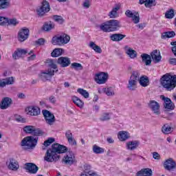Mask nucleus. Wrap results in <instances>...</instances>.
I'll return each instance as SVG.
<instances>
[{
	"label": "nucleus",
	"instance_id": "nucleus-43",
	"mask_svg": "<svg viewBox=\"0 0 176 176\" xmlns=\"http://www.w3.org/2000/svg\"><path fill=\"white\" fill-rule=\"evenodd\" d=\"M91 169V166L89 164H85L84 165V171L81 174V175H89V174L93 171Z\"/></svg>",
	"mask_w": 176,
	"mask_h": 176
},
{
	"label": "nucleus",
	"instance_id": "nucleus-27",
	"mask_svg": "<svg viewBox=\"0 0 176 176\" xmlns=\"http://www.w3.org/2000/svg\"><path fill=\"white\" fill-rule=\"evenodd\" d=\"M65 137L67 139L69 145L73 146H76V140H75V138H74V135H72V133H71V131H66Z\"/></svg>",
	"mask_w": 176,
	"mask_h": 176
},
{
	"label": "nucleus",
	"instance_id": "nucleus-57",
	"mask_svg": "<svg viewBox=\"0 0 176 176\" xmlns=\"http://www.w3.org/2000/svg\"><path fill=\"white\" fill-rule=\"evenodd\" d=\"M35 45H38L39 46H42L45 45V40L44 38H38L37 41H35Z\"/></svg>",
	"mask_w": 176,
	"mask_h": 176
},
{
	"label": "nucleus",
	"instance_id": "nucleus-26",
	"mask_svg": "<svg viewBox=\"0 0 176 176\" xmlns=\"http://www.w3.org/2000/svg\"><path fill=\"white\" fill-rule=\"evenodd\" d=\"M173 126H171L170 124L166 123L162 126L161 131L162 133H163V134H165V135H167L173 133Z\"/></svg>",
	"mask_w": 176,
	"mask_h": 176
},
{
	"label": "nucleus",
	"instance_id": "nucleus-59",
	"mask_svg": "<svg viewBox=\"0 0 176 176\" xmlns=\"http://www.w3.org/2000/svg\"><path fill=\"white\" fill-rule=\"evenodd\" d=\"M83 6L84 8L89 9V8H90V1L89 0H85L83 3Z\"/></svg>",
	"mask_w": 176,
	"mask_h": 176
},
{
	"label": "nucleus",
	"instance_id": "nucleus-53",
	"mask_svg": "<svg viewBox=\"0 0 176 176\" xmlns=\"http://www.w3.org/2000/svg\"><path fill=\"white\" fill-rule=\"evenodd\" d=\"M54 142V138H50L47 140H45L43 143L44 146H49L51 144Z\"/></svg>",
	"mask_w": 176,
	"mask_h": 176
},
{
	"label": "nucleus",
	"instance_id": "nucleus-1",
	"mask_svg": "<svg viewBox=\"0 0 176 176\" xmlns=\"http://www.w3.org/2000/svg\"><path fill=\"white\" fill-rule=\"evenodd\" d=\"M66 153V155L63 158V162L65 164L71 166L74 164L75 162V155L71 150H68V148L64 145H61L58 143H54L52 145V147L48 148L46 151L44 157V160L48 163H53V162H58L60 160V154Z\"/></svg>",
	"mask_w": 176,
	"mask_h": 176
},
{
	"label": "nucleus",
	"instance_id": "nucleus-11",
	"mask_svg": "<svg viewBox=\"0 0 176 176\" xmlns=\"http://www.w3.org/2000/svg\"><path fill=\"white\" fill-rule=\"evenodd\" d=\"M160 98L164 101V108H165L166 111H174V109H175V105L171 99L166 98L164 95H161Z\"/></svg>",
	"mask_w": 176,
	"mask_h": 176
},
{
	"label": "nucleus",
	"instance_id": "nucleus-20",
	"mask_svg": "<svg viewBox=\"0 0 176 176\" xmlns=\"http://www.w3.org/2000/svg\"><path fill=\"white\" fill-rule=\"evenodd\" d=\"M12 98L9 97L4 98L0 102V109H8L12 105Z\"/></svg>",
	"mask_w": 176,
	"mask_h": 176
},
{
	"label": "nucleus",
	"instance_id": "nucleus-7",
	"mask_svg": "<svg viewBox=\"0 0 176 176\" xmlns=\"http://www.w3.org/2000/svg\"><path fill=\"white\" fill-rule=\"evenodd\" d=\"M43 116H44V119L47 124L50 126H53L54 122H56V117L54 114H53L50 111L44 109L42 111Z\"/></svg>",
	"mask_w": 176,
	"mask_h": 176
},
{
	"label": "nucleus",
	"instance_id": "nucleus-29",
	"mask_svg": "<svg viewBox=\"0 0 176 176\" xmlns=\"http://www.w3.org/2000/svg\"><path fill=\"white\" fill-rule=\"evenodd\" d=\"M126 38V35L122 34H113L110 36V39L113 41V42H120V41H123Z\"/></svg>",
	"mask_w": 176,
	"mask_h": 176
},
{
	"label": "nucleus",
	"instance_id": "nucleus-42",
	"mask_svg": "<svg viewBox=\"0 0 176 176\" xmlns=\"http://www.w3.org/2000/svg\"><path fill=\"white\" fill-rule=\"evenodd\" d=\"M47 64H48V66L50 68H52V69H56L54 70L55 72H58V69H57V65L56 64V62H54V60L53 59L47 60Z\"/></svg>",
	"mask_w": 176,
	"mask_h": 176
},
{
	"label": "nucleus",
	"instance_id": "nucleus-18",
	"mask_svg": "<svg viewBox=\"0 0 176 176\" xmlns=\"http://www.w3.org/2000/svg\"><path fill=\"white\" fill-rule=\"evenodd\" d=\"M125 15L126 17L132 19V21H133L134 24H138V23H140V15L138 14V12H137L136 14H134L131 10H127L125 12Z\"/></svg>",
	"mask_w": 176,
	"mask_h": 176
},
{
	"label": "nucleus",
	"instance_id": "nucleus-37",
	"mask_svg": "<svg viewBox=\"0 0 176 176\" xmlns=\"http://www.w3.org/2000/svg\"><path fill=\"white\" fill-rule=\"evenodd\" d=\"M64 53V50L63 48H55L51 53L52 57H60Z\"/></svg>",
	"mask_w": 176,
	"mask_h": 176
},
{
	"label": "nucleus",
	"instance_id": "nucleus-28",
	"mask_svg": "<svg viewBox=\"0 0 176 176\" xmlns=\"http://www.w3.org/2000/svg\"><path fill=\"white\" fill-rule=\"evenodd\" d=\"M140 146V142L138 140L130 141L126 143V149L129 151H134V149H137Z\"/></svg>",
	"mask_w": 176,
	"mask_h": 176
},
{
	"label": "nucleus",
	"instance_id": "nucleus-2",
	"mask_svg": "<svg viewBox=\"0 0 176 176\" xmlns=\"http://www.w3.org/2000/svg\"><path fill=\"white\" fill-rule=\"evenodd\" d=\"M160 85L166 91H173L176 87V75L166 74L160 80Z\"/></svg>",
	"mask_w": 176,
	"mask_h": 176
},
{
	"label": "nucleus",
	"instance_id": "nucleus-9",
	"mask_svg": "<svg viewBox=\"0 0 176 176\" xmlns=\"http://www.w3.org/2000/svg\"><path fill=\"white\" fill-rule=\"evenodd\" d=\"M147 105L154 115H156L157 116H160V104H159V102H156V100H150Z\"/></svg>",
	"mask_w": 176,
	"mask_h": 176
},
{
	"label": "nucleus",
	"instance_id": "nucleus-60",
	"mask_svg": "<svg viewBox=\"0 0 176 176\" xmlns=\"http://www.w3.org/2000/svg\"><path fill=\"white\" fill-rule=\"evenodd\" d=\"M49 101L50 102H51L52 104H56V97L55 96H50L49 98Z\"/></svg>",
	"mask_w": 176,
	"mask_h": 176
},
{
	"label": "nucleus",
	"instance_id": "nucleus-15",
	"mask_svg": "<svg viewBox=\"0 0 176 176\" xmlns=\"http://www.w3.org/2000/svg\"><path fill=\"white\" fill-rule=\"evenodd\" d=\"M24 168L28 171V173H29V174H36V173H38V170H39V167L34 163L25 164Z\"/></svg>",
	"mask_w": 176,
	"mask_h": 176
},
{
	"label": "nucleus",
	"instance_id": "nucleus-17",
	"mask_svg": "<svg viewBox=\"0 0 176 176\" xmlns=\"http://www.w3.org/2000/svg\"><path fill=\"white\" fill-rule=\"evenodd\" d=\"M57 64L60 65L62 68H65L71 65V59L67 56L59 57L57 60Z\"/></svg>",
	"mask_w": 176,
	"mask_h": 176
},
{
	"label": "nucleus",
	"instance_id": "nucleus-23",
	"mask_svg": "<svg viewBox=\"0 0 176 176\" xmlns=\"http://www.w3.org/2000/svg\"><path fill=\"white\" fill-rule=\"evenodd\" d=\"M28 51L24 49L18 48L12 54V57L14 60H17L21 57L23 54H27Z\"/></svg>",
	"mask_w": 176,
	"mask_h": 176
},
{
	"label": "nucleus",
	"instance_id": "nucleus-4",
	"mask_svg": "<svg viewBox=\"0 0 176 176\" xmlns=\"http://www.w3.org/2000/svg\"><path fill=\"white\" fill-rule=\"evenodd\" d=\"M140 80V73L137 71H133L129 79L127 89L130 91H135L137 90V85Z\"/></svg>",
	"mask_w": 176,
	"mask_h": 176
},
{
	"label": "nucleus",
	"instance_id": "nucleus-24",
	"mask_svg": "<svg viewBox=\"0 0 176 176\" xmlns=\"http://www.w3.org/2000/svg\"><path fill=\"white\" fill-rule=\"evenodd\" d=\"M126 50V54H127L128 57L129 58H132L134 60V58H137L138 53L137 51L133 50L131 47H129L128 46L125 47Z\"/></svg>",
	"mask_w": 176,
	"mask_h": 176
},
{
	"label": "nucleus",
	"instance_id": "nucleus-30",
	"mask_svg": "<svg viewBox=\"0 0 176 176\" xmlns=\"http://www.w3.org/2000/svg\"><path fill=\"white\" fill-rule=\"evenodd\" d=\"M139 83L142 87L149 86V78L146 76L139 77Z\"/></svg>",
	"mask_w": 176,
	"mask_h": 176
},
{
	"label": "nucleus",
	"instance_id": "nucleus-55",
	"mask_svg": "<svg viewBox=\"0 0 176 176\" xmlns=\"http://www.w3.org/2000/svg\"><path fill=\"white\" fill-rule=\"evenodd\" d=\"M14 118L16 122H20L21 123H25V118L21 117V116L15 115Z\"/></svg>",
	"mask_w": 176,
	"mask_h": 176
},
{
	"label": "nucleus",
	"instance_id": "nucleus-48",
	"mask_svg": "<svg viewBox=\"0 0 176 176\" xmlns=\"http://www.w3.org/2000/svg\"><path fill=\"white\" fill-rule=\"evenodd\" d=\"M102 91H104L108 96H115V92L111 88H103Z\"/></svg>",
	"mask_w": 176,
	"mask_h": 176
},
{
	"label": "nucleus",
	"instance_id": "nucleus-32",
	"mask_svg": "<svg viewBox=\"0 0 176 176\" xmlns=\"http://www.w3.org/2000/svg\"><path fill=\"white\" fill-rule=\"evenodd\" d=\"M118 137L120 141H126V140H129L130 138V136L129 135V132L124 131H120L118 133Z\"/></svg>",
	"mask_w": 176,
	"mask_h": 176
},
{
	"label": "nucleus",
	"instance_id": "nucleus-56",
	"mask_svg": "<svg viewBox=\"0 0 176 176\" xmlns=\"http://www.w3.org/2000/svg\"><path fill=\"white\" fill-rule=\"evenodd\" d=\"M7 24H9L10 25H17V24H19V22H17V19H8Z\"/></svg>",
	"mask_w": 176,
	"mask_h": 176
},
{
	"label": "nucleus",
	"instance_id": "nucleus-31",
	"mask_svg": "<svg viewBox=\"0 0 176 176\" xmlns=\"http://www.w3.org/2000/svg\"><path fill=\"white\" fill-rule=\"evenodd\" d=\"M54 24L52 21L45 22L42 27V30L43 31H45L46 32H49L52 31V30H54Z\"/></svg>",
	"mask_w": 176,
	"mask_h": 176
},
{
	"label": "nucleus",
	"instance_id": "nucleus-21",
	"mask_svg": "<svg viewBox=\"0 0 176 176\" xmlns=\"http://www.w3.org/2000/svg\"><path fill=\"white\" fill-rule=\"evenodd\" d=\"M26 111L31 116H38L41 114V109L38 107L30 106L28 107Z\"/></svg>",
	"mask_w": 176,
	"mask_h": 176
},
{
	"label": "nucleus",
	"instance_id": "nucleus-45",
	"mask_svg": "<svg viewBox=\"0 0 176 176\" xmlns=\"http://www.w3.org/2000/svg\"><path fill=\"white\" fill-rule=\"evenodd\" d=\"M77 92H78L79 94L82 96V97H84V98H89V94L88 93L87 91H86L82 88H78L77 89Z\"/></svg>",
	"mask_w": 176,
	"mask_h": 176
},
{
	"label": "nucleus",
	"instance_id": "nucleus-40",
	"mask_svg": "<svg viewBox=\"0 0 176 176\" xmlns=\"http://www.w3.org/2000/svg\"><path fill=\"white\" fill-rule=\"evenodd\" d=\"M10 7V1L9 0H0V10L8 9Z\"/></svg>",
	"mask_w": 176,
	"mask_h": 176
},
{
	"label": "nucleus",
	"instance_id": "nucleus-22",
	"mask_svg": "<svg viewBox=\"0 0 176 176\" xmlns=\"http://www.w3.org/2000/svg\"><path fill=\"white\" fill-rule=\"evenodd\" d=\"M135 176H153V171L151 168H142L138 171Z\"/></svg>",
	"mask_w": 176,
	"mask_h": 176
},
{
	"label": "nucleus",
	"instance_id": "nucleus-54",
	"mask_svg": "<svg viewBox=\"0 0 176 176\" xmlns=\"http://www.w3.org/2000/svg\"><path fill=\"white\" fill-rule=\"evenodd\" d=\"M4 80H6V83L7 84V85H13V83H14V78L13 77L4 78Z\"/></svg>",
	"mask_w": 176,
	"mask_h": 176
},
{
	"label": "nucleus",
	"instance_id": "nucleus-44",
	"mask_svg": "<svg viewBox=\"0 0 176 176\" xmlns=\"http://www.w3.org/2000/svg\"><path fill=\"white\" fill-rule=\"evenodd\" d=\"M92 150H93L94 153H96V155H100L101 153H104V148H102L96 144L93 146Z\"/></svg>",
	"mask_w": 176,
	"mask_h": 176
},
{
	"label": "nucleus",
	"instance_id": "nucleus-34",
	"mask_svg": "<svg viewBox=\"0 0 176 176\" xmlns=\"http://www.w3.org/2000/svg\"><path fill=\"white\" fill-rule=\"evenodd\" d=\"M118 10H120V6L119 5H116L109 13V17L110 19H116L118 17Z\"/></svg>",
	"mask_w": 176,
	"mask_h": 176
},
{
	"label": "nucleus",
	"instance_id": "nucleus-64",
	"mask_svg": "<svg viewBox=\"0 0 176 176\" xmlns=\"http://www.w3.org/2000/svg\"><path fill=\"white\" fill-rule=\"evenodd\" d=\"M18 98H20L21 100H25L26 98L25 94L23 93H20L17 95Z\"/></svg>",
	"mask_w": 176,
	"mask_h": 176
},
{
	"label": "nucleus",
	"instance_id": "nucleus-61",
	"mask_svg": "<svg viewBox=\"0 0 176 176\" xmlns=\"http://www.w3.org/2000/svg\"><path fill=\"white\" fill-rule=\"evenodd\" d=\"M80 176H98V175H97V173H96V172L92 171V172H89V173H88V175H80Z\"/></svg>",
	"mask_w": 176,
	"mask_h": 176
},
{
	"label": "nucleus",
	"instance_id": "nucleus-19",
	"mask_svg": "<svg viewBox=\"0 0 176 176\" xmlns=\"http://www.w3.org/2000/svg\"><path fill=\"white\" fill-rule=\"evenodd\" d=\"M108 24L111 30V32L118 31L122 25H120V21L116 19H111L108 21Z\"/></svg>",
	"mask_w": 176,
	"mask_h": 176
},
{
	"label": "nucleus",
	"instance_id": "nucleus-25",
	"mask_svg": "<svg viewBox=\"0 0 176 176\" xmlns=\"http://www.w3.org/2000/svg\"><path fill=\"white\" fill-rule=\"evenodd\" d=\"M150 56L155 63H160L162 60V55H160V52L157 51V50H153L151 53Z\"/></svg>",
	"mask_w": 176,
	"mask_h": 176
},
{
	"label": "nucleus",
	"instance_id": "nucleus-10",
	"mask_svg": "<svg viewBox=\"0 0 176 176\" xmlns=\"http://www.w3.org/2000/svg\"><path fill=\"white\" fill-rule=\"evenodd\" d=\"M55 72L56 71H54V69H52V68L48 69L45 72H41V74H38L39 79L43 80V82H46V80L52 79V76H54Z\"/></svg>",
	"mask_w": 176,
	"mask_h": 176
},
{
	"label": "nucleus",
	"instance_id": "nucleus-13",
	"mask_svg": "<svg viewBox=\"0 0 176 176\" xmlns=\"http://www.w3.org/2000/svg\"><path fill=\"white\" fill-rule=\"evenodd\" d=\"M163 166L166 171H174L176 168V162L173 158H169L164 162Z\"/></svg>",
	"mask_w": 176,
	"mask_h": 176
},
{
	"label": "nucleus",
	"instance_id": "nucleus-14",
	"mask_svg": "<svg viewBox=\"0 0 176 176\" xmlns=\"http://www.w3.org/2000/svg\"><path fill=\"white\" fill-rule=\"evenodd\" d=\"M30 36V30L27 28L21 29L18 33V40L19 42H24L27 41Z\"/></svg>",
	"mask_w": 176,
	"mask_h": 176
},
{
	"label": "nucleus",
	"instance_id": "nucleus-3",
	"mask_svg": "<svg viewBox=\"0 0 176 176\" xmlns=\"http://www.w3.org/2000/svg\"><path fill=\"white\" fill-rule=\"evenodd\" d=\"M71 41V37L67 34H57L52 37V43L56 46H64Z\"/></svg>",
	"mask_w": 176,
	"mask_h": 176
},
{
	"label": "nucleus",
	"instance_id": "nucleus-36",
	"mask_svg": "<svg viewBox=\"0 0 176 176\" xmlns=\"http://www.w3.org/2000/svg\"><path fill=\"white\" fill-rule=\"evenodd\" d=\"M142 61L145 63L146 65H151L152 64V60H151V56L148 54H142L141 55Z\"/></svg>",
	"mask_w": 176,
	"mask_h": 176
},
{
	"label": "nucleus",
	"instance_id": "nucleus-6",
	"mask_svg": "<svg viewBox=\"0 0 176 176\" xmlns=\"http://www.w3.org/2000/svg\"><path fill=\"white\" fill-rule=\"evenodd\" d=\"M37 14L40 17H43L46 13H48V12H50V4L49 3V1L46 0H43L41 3V6H40L37 10Z\"/></svg>",
	"mask_w": 176,
	"mask_h": 176
},
{
	"label": "nucleus",
	"instance_id": "nucleus-33",
	"mask_svg": "<svg viewBox=\"0 0 176 176\" xmlns=\"http://www.w3.org/2000/svg\"><path fill=\"white\" fill-rule=\"evenodd\" d=\"M175 36V32L174 31H168L162 33L161 34V38L162 39H169L171 38H174Z\"/></svg>",
	"mask_w": 176,
	"mask_h": 176
},
{
	"label": "nucleus",
	"instance_id": "nucleus-49",
	"mask_svg": "<svg viewBox=\"0 0 176 176\" xmlns=\"http://www.w3.org/2000/svg\"><path fill=\"white\" fill-rule=\"evenodd\" d=\"M174 16H175V14H174V10L173 9H170V10H168L165 13L166 19H173Z\"/></svg>",
	"mask_w": 176,
	"mask_h": 176
},
{
	"label": "nucleus",
	"instance_id": "nucleus-5",
	"mask_svg": "<svg viewBox=\"0 0 176 176\" xmlns=\"http://www.w3.org/2000/svg\"><path fill=\"white\" fill-rule=\"evenodd\" d=\"M36 144H38V138H34V136H28L21 142L22 146H27L28 148H35Z\"/></svg>",
	"mask_w": 176,
	"mask_h": 176
},
{
	"label": "nucleus",
	"instance_id": "nucleus-12",
	"mask_svg": "<svg viewBox=\"0 0 176 176\" xmlns=\"http://www.w3.org/2000/svg\"><path fill=\"white\" fill-rule=\"evenodd\" d=\"M94 80L98 85H104L107 83V80H108V73L100 72L96 74L95 75Z\"/></svg>",
	"mask_w": 176,
	"mask_h": 176
},
{
	"label": "nucleus",
	"instance_id": "nucleus-39",
	"mask_svg": "<svg viewBox=\"0 0 176 176\" xmlns=\"http://www.w3.org/2000/svg\"><path fill=\"white\" fill-rule=\"evenodd\" d=\"M100 28L101 31H103V32H112V30L109 26V23H108V21L102 23L100 25Z\"/></svg>",
	"mask_w": 176,
	"mask_h": 176
},
{
	"label": "nucleus",
	"instance_id": "nucleus-46",
	"mask_svg": "<svg viewBox=\"0 0 176 176\" xmlns=\"http://www.w3.org/2000/svg\"><path fill=\"white\" fill-rule=\"evenodd\" d=\"M144 6L146 8H152V6H156V0H146Z\"/></svg>",
	"mask_w": 176,
	"mask_h": 176
},
{
	"label": "nucleus",
	"instance_id": "nucleus-38",
	"mask_svg": "<svg viewBox=\"0 0 176 176\" xmlns=\"http://www.w3.org/2000/svg\"><path fill=\"white\" fill-rule=\"evenodd\" d=\"M89 47L94 50L96 53H98L99 54H101V53H102V50H101V47L98 45H96V43L93 41H91L89 43Z\"/></svg>",
	"mask_w": 176,
	"mask_h": 176
},
{
	"label": "nucleus",
	"instance_id": "nucleus-63",
	"mask_svg": "<svg viewBox=\"0 0 176 176\" xmlns=\"http://www.w3.org/2000/svg\"><path fill=\"white\" fill-rule=\"evenodd\" d=\"M169 63L172 65H176V58H170L169 59Z\"/></svg>",
	"mask_w": 176,
	"mask_h": 176
},
{
	"label": "nucleus",
	"instance_id": "nucleus-35",
	"mask_svg": "<svg viewBox=\"0 0 176 176\" xmlns=\"http://www.w3.org/2000/svg\"><path fill=\"white\" fill-rule=\"evenodd\" d=\"M72 100L74 104L78 107V108H83L85 102H83L82 100H80V98H79L78 96H72Z\"/></svg>",
	"mask_w": 176,
	"mask_h": 176
},
{
	"label": "nucleus",
	"instance_id": "nucleus-51",
	"mask_svg": "<svg viewBox=\"0 0 176 176\" xmlns=\"http://www.w3.org/2000/svg\"><path fill=\"white\" fill-rule=\"evenodd\" d=\"M9 21V19L0 16V25H6Z\"/></svg>",
	"mask_w": 176,
	"mask_h": 176
},
{
	"label": "nucleus",
	"instance_id": "nucleus-16",
	"mask_svg": "<svg viewBox=\"0 0 176 176\" xmlns=\"http://www.w3.org/2000/svg\"><path fill=\"white\" fill-rule=\"evenodd\" d=\"M6 164L8 166V168H9V170H12V171H17L20 168V166L19 165V162H17L14 158H10L9 161L7 162Z\"/></svg>",
	"mask_w": 176,
	"mask_h": 176
},
{
	"label": "nucleus",
	"instance_id": "nucleus-52",
	"mask_svg": "<svg viewBox=\"0 0 176 176\" xmlns=\"http://www.w3.org/2000/svg\"><path fill=\"white\" fill-rule=\"evenodd\" d=\"M29 57H28V61H32L36 58V55L34 54V51L31 50L29 53Z\"/></svg>",
	"mask_w": 176,
	"mask_h": 176
},
{
	"label": "nucleus",
	"instance_id": "nucleus-47",
	"mask_svg": "<svg viewBox=\"0 0 176 176\" xmlns=\"http://www.w3.org/2000/svg\"><path fill=\"white\" fill-rule=\"evenodd\" d=\"M53 20H54L56 23H58V24H64V21L65 20L63 19V16H58V15H54L52 17Z\"/></svg>",
	"mask_w": 176,
	"mask_h": 176
},
{
	"label": "nucleus",
	"instance_id": "nucleus-62",
	"mask_svg": "<svg viewBox=\"0 0 176 176\" xmlns=\"http://www.w3.org/2000/svg\"><path fill=\"white\" fill-rule=\"evenodd\" d=\"M6 81L5 79L0 80V87H5L6 86Z\"/></svg>",
	"mask_w": 176,
	"mask_h": 176
},
{
	"label": "nucleus",
	"instance_id": "nucleus-41",
	"mask_svg": "<svg viewBox=\"0 0 176 176\" xmlns=\"http://www.w3.org/2000/svg\"><path fill=\"white\" fill-rule=\"evenodd\" d=\"M99 120L100 122H108V120H111V113L107 112L102 113Z\"/></svg>",
	"mask_w": 176,
	"mask_h": 176
},
{
	"label": "nucleus",
	"instance_id": "nucleus-58",
	"mask_svg": "<svg viewBox=\"0 0 176 176\" xmlns=\"http://www.w3.org/2000/svg\"><path fill=\"white\" fill-rule=\"evenodd\" d=\"M153 157L155 160H160V155L157 152L153 153Z\"/></svg>",
	"mask_w": 176,
	"mask_h": 176
},
{
	"label": "nucleus",
	"instance_id": "nucleus-8",
	"mask_svg": "<svg viewBox=\"0 0 176 176\" xmlns=\"http://www.w3.org/2000/svg\"><path fill=\"white\" fill-rule=\"evenodd\" d=\"M23 131L27 134H32V135H34L35 137L43 135V131L42 130L36 129L35 126L31 125L24 126Z\"/></svg>",
	"mask_w": 176,
	"mask_h": 176
},
{
	"label": "nucleus",
	"instance_id": "nucleus-50",
	"mask_svg": "<svg viewBox=\"0 0 176 176\" xmlns=\"http://www.w3.org/2000/svg\"><path fill=\"white\" fill-rule=\"evenodd\" d=\"M72 67H73L76 71H78V69H80V70L83 69V66H82V64L78 63H72Z\"/></svg>",
	"mask_w": 176,
	"mask_h": 176
}]
</instances>
